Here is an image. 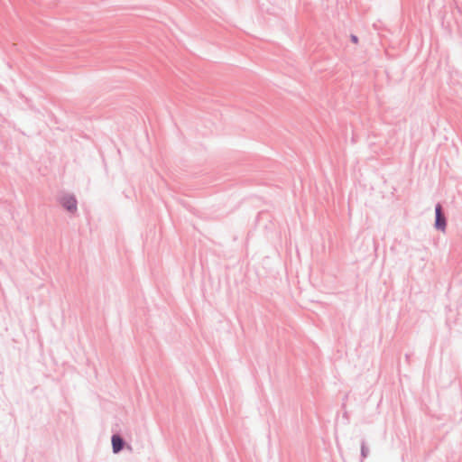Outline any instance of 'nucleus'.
Segmentation results:
<instances>
[{
	"mask_svg": "<svg viewBox=\"0 0 462 462\" xmlns=\"http://www.w3.org/2000/svg\"><path fill=\"white\" fill-rule=\"evenodd\" d=\"M62 206L70 212H75L77 209V201L72 196H65L61 199Z\"/></svg>",
	"mask_w": 462,
	"mask_h": 462,
	"instance_id": "f257e3e1",
	"label": "nucleus"
},
{
	"mask_svg": "<svg viewBox=\"0 0 462 462\" xmlns=\"http://www.w3.org/2000/svg\"><path fill=\"white\" fill-rule=\"evenodd\" d=\"M435 226L438 229L445 230L446 220L441 213V206L439 204L436 206V222Z\"/></svg>",
	"mask_w": 462,
	"mask_h": 462,
	"instance_id": "f03ea898",
	"label": "nucleus"
},
{
	"mask_svg": "<svg viewBox=\"0 0 462 462\" xmlns=\"http://www.w3.org/2000/svg\"><path fill=\"white\" fill-rule=\"evenodd\" d=\"M124 441L118 435L112 437V447L114 453H118L123 448Z\"/></svg>",
	"mask_w": 462,
	"mask_h": 462,
	"instance_id": "7ed1b4c3",
	"label": "nucleus"
},
{
	"mask_svg": "<svg viewBox=\"0 0 462 462\" xmlns=\"http://www.w3.org/2000/svg\"><path fill=\"white\" fill-rule=\"evenodd\" d=\"M352 41L356 43L357 42V37L356 36H352Z\"/></svg>",
	"mask_w": 462,
	"mask_h": 462,
	"instance_id": "20e7f679",
	"label": "nucleus"
}]
</instances>
